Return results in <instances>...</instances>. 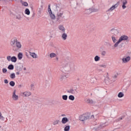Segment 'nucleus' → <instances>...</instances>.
<instances>
[{
  "mask_svg": "<svg viewBox=\"0 0 131 131\" xmlns=\"http://www.w3.org/2000/svg\"><path fill=\"white\" fill-rule=\"evenodd\" d=\"M61 68L63 73H71L75 70V65L73 62L64 61L61 64Z\"/></svg>",
  "mask_w": 131,
  "mask_h": 131,
  "instance_id": "1",
  "label": "nucleus"
},
{
  "mask_svg": "<svg viewBox=\"0 0 131 131\" xmlns=\"http://www.w3.org/2000/svg\"><path fill=\"white\" fill-rule=\"evenodd\" d=\"M10 45L13 48V51H14V52H17V51L22 48L21 43H20V41H18L16 37L11 39Z\"/></svg>",
  "mask_w": 131,
  "mask_h": 131,
  "instance_id": "2",
  "label": "nucleus"
},
{
  "mask_svg": "<svg viewBox=\"0 0 131 131\" xmlns=\"http://www.w3.org/2000/svg\"><path fill=\"white\" fill-rule=\"evenodd\" d=\"M127 39H128V37L126 35H122L121 36L118 41L117 42H116L114 45V48H117L118 47V45H119V43H120V42L123 40H127Z\"/></svg>",
  "mask_w": 131,
  "mask_h": 131,
  "instance_id": "3",
  "label": "nucleus"
},
{
  "mask_svg": "<svg viewBox=\"0 0 131 131\" xmlns=\"http://www.w3.org/2000/svg\"><path fill=\"white\" fill-rule=\"evenodd\" d=\"M90 117H91V114L90 113H87L86 114L80 115L79 117V120H80V121H84V120L89 119Z\"/></svg>",
  "mask_w": 131,
  "mask_h": 131,
  "instance_id": "4",
  "label": "nucleus"
},
{
  "mask_svg": "<svg viewBox=\"0 0 131 131\" xmlns=\"http://www.w3.org/2000/svg\"><path fill=\"white\" fill-rule=\"evenodd\" d=\"M118 6H119V2H117V3H116V4H115L114 5H113L107 11V12H112V11H113V10H115V9H116V8H117V7H118Z\"/></svg>",
  "mask_w": 131,
  "mask_h": 131,
  "instance_id": "5",
  "label": "nucleus"
},
{
  "mask_svg": "<svg viewBox=\"0 0 131 131\" xmlns=\"http://www.w3.org/2000/svg\"><path fill=\"white\" fill-rule=\"evenodd\" d=\"M62 16H63V12L57 13V16L56 18L57 21H58V22H61V21H62V19H63V17H62Z\"/></svg>",
  "mask_w": 131,
  "mask_h": 131,
  "instance_id": "6",
  "label": "nucleus"
},
{
  "mask_svg": "<svg viewBox=\"0 0 131 131\" xmlns=\"http://www.w3.org/2000/svg\"><path fill=\"white\" fill-rule=\"evenodd\" d=\"M110 32H111V33H112V34H114V35H117V34L119 33L118 30H117V29H116L115 28H113L110 30Z\"/></svg>",
  "mask_w": 131,
  "mask_h": 131,
  "instance_id": "7",
  "label": "nucleus"
},
{
  "mask_svg": "<svg viewBox=\"0 0 131 131\" xmlns=\"http://www.w3.org/2000/svg\"><path fill=\"white\" fill-rule=\"evenodd\" d=\"M18 95H16V90H14L13 93L12 99H13L14 101H17V100H18Z\"/></svg>",
  "mask_w": 131,
  "mask_h": 131,
  "instance_id": "8",
  "label": "nucleus"
},
{
  "mask_svg": "<svg viewBox=\"0 0 131 131\" xmlns=\"http://www.w3.org/2000/svg\"><path fill=\"white\" fill-rule=\"evenodd\" d=\"M122 60L123 63H127L130 60V57L127 56L126 58H123Z\"/></svg>",
  "mask_w": 131,
  "mask_h": 131,
  "instance_id": "9",
  "label": "nucleus"
},
{
  "mask_svg": "<svg viewBox=\"0 0 131 131\" xmlns=\"http://www.w3.org/2000/svg\"><path fill=\"white\" fill-rule=\"evenodd\" d=\"M69 75H61L60 77V81H63L64 79H66V78H68Z\"/></svg>",
  "mask_w": 131,
  "mask_h": 131,
  "instance_id": "10",
  "label": "nucleus"
},
{
  "mask_svg": "<svg viewBox=\"0 0 131 131\" xmlns=\"http://www.w3.org/2000/svg\"><path fill=\"white\" fill-rule=\"evenodd\" d=\"M31 92H25L23 93V97H29V96H31Z\"/></svg>",
  "mask_w": 131,
  "mask_h": 131,
  "instance_id": "11",
  "label": "nucleus"
},
{
  "mask_svg": "<svg viewBox=\"0 0 131 131\" xmlns=\"http://www.w3.org/2000/svg\"><path fill=\"white\" fill-rule=\"evenodd\" d=\"M58 29H59V30L62 31V33H64L65 30H66V29H65L64 26H63V25H60L58 26Z\"/></svg>",
  "mask_w": 131,
  "mask_h": 131,
  "instance_id": "12",
  "label": "nucleus"
},
{
  "mask_svg": "<svg viewBox=\"0 0 131 131\" xmlns=\"http://www.w3.org/2000/svg\"><path fill=\"white\" fill-rule=\"evenodd\" d=\"M107 123H105L103 124H101L99 125V126L97 127V129H101V128H103V127H105V126H106V125H108V124Z\"/></svg>",
  "mask_w": 131,
  "mask_h": 131,
  "instance_id": "13",
  "label": "nucleus"
},
{
  "mask_svg": "<svg viewBox=\"0 0 131 131\" xmlns=\"http://www.w3.org/2000/svg\"><path fill=\"white\" fill-rule=\"evenodd\" d=\"M68 121H69V120H68L67 117H63L61 120V122L63 123V124H65V123L68 122Z\"/></svg>",
  "mask_w": 131,
  "mask_h": 131,
  "instance_id": "14",
  "label": "nucleus"
},
{
  "mask_svg": "<svg viewBox=\"0 0 131 131\" xmlns=\"http://www.w3.org/2000/svg\"><path fill=\"white\" fill-rule=\"evenodd\" d=\"M122 4H123L122 6V9H123L124 10V9H125L126 8V6H125V5H126L127 4V1L123 0Z\"/></svg>",
  "mask_w": 131,
  "mask_h": 131,
  "instance_id": "15",
  "label": "nucleus"
},
{
  "mask_svg": "<svg viewBox=\"0 0 131 131\" xmlns=\"http://www.w3.org/2000/svg\"><path fill=\"white\" fill-rule=\"evenodd\" d=\"M117 76H118V74H116L114 76L112 77V82H114L116 81Z\"/></svg>",
  "mask_w": 131,
  "mask_h": 131,
  "instance_id": "16",
  "label": "nucleus"
},
{
  "mask_svg": "<svg viewBox=\"0 0 131 131\" xmlns=\"http://www.w3.org/2000/svg\"><path fill=\"white\" fill-rule=\"evenodd\" d=\"M75 92H77L76 90H73V89H70L67 91V93H69L70 94H75Z\"/></svg>",
  "mask_w": 131,
  "mask_h": 131,
  "instance_id": "17",
  "label": "nucleus"
},
{
  "mask_svg": "<svg viewBox=\"0 0 131 131\" xmlns=\"http://www.w3.org/2000/svg\"><path fill=\"white\" fill-rule=\"evenodd\" d=\"M124 117H125V116L124 115L119 117V118L115 120V122H119V121H120V120H122Z\"/></svg>",
  "mask_w": 131,
  "mask_h": 131,
  "instance_id": "18",
  "label": "nucleus"
},
{
  "mask_svg": "<svg viewBox=\"0 0 131 131\" xmlns=\"http://www.w3.org/2000/svg\"><path fill=\"white\" fill-rule=\"evenodd\" d=\"M61 38L63 40H66V39H67V34H66L65 32L63 33L61 35Z\"/></svg>",
  "mask_w": 131,
  "mask_h": 131,
  "instance_id": "19",
  "label": "nucleus"
},
{
  "mask_svg": "<svg viewBox=\"0 0 131 131\" xmlns=\"http://www.w3.org/2000/svg\"><path fill=\"white\" fill-rule=\"evenodd\" d=\"M17 58L18 60H22V58H23V53L19 52L17 55Z\"/></svg>",
  "mask_w": 131,
  "mask_h": 131,
  "instance_id": "20",
  "label": "nucleus"
},
{
  "mask_svg": "<svg viewBox=\"0 0 131 131\" xmlns=\"http://www.w3.org/2000/svg\"><path fill=\"white\" fill-rule=\"evenodd\" d=\"M11 62H13L14 63H16L17 62V57L16 56H12L11 58Z\"/></svg>",
  "mask_w": 131,
  "mask_h": 131,
  "instance_id": "21",
  "label": "nucleus"
},
{
  "mask_svg": "<svg viewBox=\"0 0 131 131\" xmlns=\"http://www.w3.org/2000/svg\"><path fill=\"white\" fill-rule=\"evenodd\" d=\"M49 14L51 19H53V20H55V19H56V16L55 15V14H53V12L50 13Z\"/></svg>",
  "mask_w": 131,
  "mask_h": 131,
  "instance_id": "22",
  "label": "nucleus"
},
{
  "mask_svg": "<svg viewBox=\"0 0 131 131\" xmlns=\"http://www.w3.org/2000/svg\"><path fill=\"white\" fill-rule=\"evenodd\" d=\"M100 56L96 55L95 57H94V60L95 61V62H98V61H100Z\"/></svg>",
  "mask_w": 131,
  "mask_h": 131,
  "instance_id": "23",
  "label": "nucleus"
},
{
  "mask_svg": "<svg viewBox=\"0 0 131 131\" xmlns=\"http://www.w3.org/2000/svg\"><path fill=\"white\" fill-rule=\"evenodd\" d=\"M86 103H88V104H94V100L89 99L87 100Z\"/></svg>",
  "mask_w": 131,
  "mask_h": 131,
  "instance_id": "24",
  "label": "nucleus"
},
{
  "mask_svg": "<svg viewBox=\"0 0 131 131\" xmlns=\"http://www.w3.org/2000/svg\"><path fill=\"white\" fill-rule=\"evenodd\" d=\"M25 13L26 15H30V11L29 10V9L26 8Z\"/></svg>",
  "mask_w": 131,
  "mask_h": 131,
  "instance_id": "25",
  "label": "nucleus"
},
{
  "mask_svg": "<svg viewBox=\"0 0 131 131\" xmlns=\"http://www.w3.org/2000/svg\"><path fill=\"white\" fill-rule=\"evenodd\" d=\"M56 10L57 11V12H58V11L59 12H60V11H61V8H60V5L56 4Z\"/></svg>",
  "mask_w": 131,
  "mask_h": 131,
  "instance_id": "26",
  "label": "nucleus"
},
{
  "mask_svg": "<svg viewBox=\"0 0 131 131\" xmlns=\"http://www.w3.org/2000/svg\"><path fill=\"white\" fill-rule=\"evenodd\" d=\"M124 96V94L122 92L119 93V94L118 95V98H122Z\"/></svg>",
  "mask_w": 131,
  "mask_h": 131,
  "instance_id": "27",
  "label": "nucleus"
},
{
  "mask_svg": "<svg viewBox=\"0 0 131 131\" xmlns=\"http://www.w3.org/2000/svg\"><path fill=\"white\" fill-rule=\"evenodd\" d=\"M69 100H71V101H74L75 97H74V96H73V95H70L69 96Z\"/></svg>",
  "mask_w": 131,
  "mask_h": 131,
  "instance_id": "28",
  "label": "nucleus"
},
{
  "mask_svg": "<svg viewBox=\"0 0 131 131\" xmlns=\"http://www.w3.org/2000/svg\"><path fill=\"white\" fill-rule=\"evenodd\" d=\"M31 57H32V58H37V55H36V54H35V53H31Z\"/></svg>",
  "mask_w": 131,
  "mask_h": 131,
  "instance_id": "29",
  "label": "nucleus"
},
{
  "mask_svg": "<svg viewBox=\"0 0 131 131\" xmlns=\"http://www.w3.org/2000/svg\"><path fill=\"white\" fill-rule=\"evenodd\" d=\"M8 69H9V70H13V69H14V65L10 64L8 67Z\"/></svg>",
  "mask_w": 131,
  "mask_h": 131,
  "instance_id": "30",
  "label": "nucleus"
},
{
  "mask_svg": "<svg viewBox=\"0 0 131 131\" xmlns=\"http://www.w3.org/2000/svg\"><path fill=\"white\" fill-rule=\"evenodd\" d=\"M0 120L2 121H5V117L3 116V115L2 114V113L0 112Z\"/></svg>",
  "mask_w": 131,
  "mask_h": 131,
  "instance_id": "31",
  "label": "nucleus"
},
{
  "mask_svg": "<svg viewBox=\"0 0 131 131\" xmlns=\"http://www.w3.org/2000/svg\"><path fill=\"white\" fill-rule=\"evenodd\" d=\"M70 129V126L67 125V126H66V127H64V131H69Z\"/></svg>",
  "mask_w": 131,
  "mask_h": 131,
  "instance_id": "32",
  "label": "nucleus"
},
{
  "mask_svg": "<svg viewBox=\"0 0 131 131\" xmlns=\"http://www.w3.org/2000/svg\"><path fill=\"white\" fill-rule=\"evenodd\" d=\"M112 39L114 43L117 41V40L116 39V38H115V36H112Z\"/></svg>",
  "mask_w": 131,
  "mask_h": 131,
  "instance_id": "33",
  "label": "nucleus"
},
{
  "mask_svg": "<svg viewBox=\"0 0 131 131\" xmlns=\"http://www.w3.org/2000/svg\"><path fill=\"white\" fill-rule=\"evenodd\" d=\"M56 56H57V55H56V54L54 53H52L50 54V58H55Z\"/></svg>",
  "mask_w": 131,
  "mask_h": 131,
  "instance_id": "34",
  "label": "nucleus"
},
{
  "mask_svg": "<svg viewBox=\"0 0 131 131\" xmlns=\"http://www.w3.org/2000/svg\"><path fill=\"white\" fill-rule=\"evenodd\" d=\"M91 11H92V13H95L96 12H98V11H99V9H98L97 8H92Z\"/></svg>",
  "mask_w": 131,
  "mask_h": 131,
  "instance_id": "35",
  "label": "nucleus"
},
{
  "mask_svg": "<svg viewBox=\"0 0 131 131\" xmlns=\"http://www.w3.org/2000/svg\"><path fill=\"white\" fill-rule=\"evenodd\" d=\"M16 78V75H15V73H12L10 75V78L12 79H14V78Z\"/></svg>",
  "mask_w": 131,
  "mask_h": 131,
  "instance_id": "36",
  "label": "nucleus"
},
{
  "mask_svg": "<svg viewBox=\"0 0 131 131\" xmlns=\"http://www.w3.org/2000/svg\"><path fill=\"white\" fill-rule=\"evenodd\" d=\"M9 84L11 86H15V82L14 81H11Z\"/></svg>",
  "mask_w": 131,
  "mask_h": 131,
  "instance_id": "37",
  "label": "nucleus"
},
{
  "mask_svg": "<svg viewBox=\"0 0 131 131\" xmlns=\"http://www.w3.org/2000/svg\"><path fill=\"white\" fill-rule=\"evenodd\" d=\"M48 12L49 14L53 13L52 12V10L51 9V5H48Z\"/></svg>",
  "mask_w": 131,
  "mask_h": 131,
  "instance_id": "38",
  "label": "nucleus"
},
{
  "mask_svg": "<svg viewBox=\"0 0 131 131\" xmlns=\"http://www.w3.org/2000/svg\"><path fill=\"white\" fill-rule=\"evenodd\" d=\"M86 13L87 14H91V13H92V9H87L86 10Z\"/></svg>",
  "mask_w": 131,
  "mask_h": 131,
  "instance_id": "39",
  "label": "nucleus"
},
{
  "mask_svg": "<svg viewBox=\"0 0 131 131\" xmlns=\"http://www.w3.org/2000/svg\"><path fill=\"white\" fill-rule=\"evenodd\" d=\"M16 19H17L18 20H21V19H22L21 15L18 14L17 15H16Z\"/></svg>",
  "mask_w": 131,
  "mask_h": 131,
  "instance_id": "40",
  "label": "nucleus"
},
{
  "mask_svg": "<svg viewBox=\"0 0 131 131\" xmlns=\"http://www.w3.org/2000/svg\"><path fill=\"white\" fill-rule=\"evenodd\" d=\"M62 99L64 101H67V99H68V96H67V95H63L62 96Z\"/></svg>",
  "mask_w": 131,
  "mask_h": 131,
  "instance_id": "41",
  "label": "nucleus"
},
{
  "mask_svg": "<svg viewBox=\"0 0 131 131\" xmlns=\"http://www.w3.org/2000/svg\"><path fill=\"white\" fill-rule=\"evenodd\" d=\"M21 4L23 6H24L25 7H27L28 6V3H27V2H21Z\"/></svg>",
  "mask_w": 131,
  "mask_h": 131,
  "instance_id": "42",
  "label": "nucleus"
},
{
  "mask_svg": "<svg viewBox=\"0 0 131 131\" xmlns=\"http://www.w3.org/2000/svg\"><path fill=\"white\" fill-rule=\"evenodd\" d=\"M34 90V83H32L31 84V91H33Z\"/></svg>",
  "mask_w": 131,
  "mask_h": 131,
  "instance_id": "43",
  "label": "nucleus"
},
{
  "mask_svg": "<svg viewBox=\"0 0 131 131\" xmlns=\"http://www.w3.org/2000/svg\"><path fill=\"white\" fill-rule=\"evenodd\" d=\"M99 67H101L102 68H106V67H107V66L106 64H100L99 65Z\"/></svg>",
  "mask_w": 131,
  "mask_h": 131,
  "instance_id": "44",
  "label": "nucleus"
},
{
  "mask_svg": "<svg viewBox=\"0 0 131 131\" xmlns=\"http://www.w3.org/2000/svg\"><path fill=\"white\" fill-rule=\"evenodd\" d=\"M58 123H59V120H56L54 121L53 122V125H56V124H58Z\"/></svg>",
  "mask_w": 131,
  "mask_h": 131,
  "instance_id": "45",
  "label": "nucleus"
},
{
  "mask_svg": "<svg viewBox=\"0 0 131 131\" xmlns=\"http://www.w3.org/2000/svg\"><path fill=\"white\" fill-rule=\"evenodd\" d=\"M34 102H36V103H39V100H38V98H34Z\"/></svg>",
  "mask_w": 131,
  "mask_h": 131,
  "instance_id": "46",
  "label": "nucleus"
},
{
  "mask_svg": "<svg viewBox=\"0 0 131 131\" xmlns=\"http://www.w3.org/2000/svg\"><path fill=\"white\" fill-rule=\"evenodd\" d=\"M11 58L12 57H11V56H8L7 57V59L8 61H9V62H10V61H11Z\"/></svg>",
  "mask_w": 131,
  "mask_h": 131,
  "instance_id": "47",
  "label": "nucleus"
},
{
  "mask_svg": "<svg viewBox=\"0 0 131 131\" xmlns=\"http://www.w3.org/2000/svg\"><path fill=\"white\" fill-rule=\"evenodd\" d=\"M2 71L4 73H6V72H7V71H7V69L4 68V69H3Z\"/></svg>",
  "mask_w": 131,
  "mask_h": 131,
  "instance_id": "48",
  "label": "nucleus"
},
{
  "mask_svg": "<svg viewBox=\"0 0 131 131\" xmlns=\"http://www.w3.org/2000/svg\"><path fill=\"white\" fill-rule=\"evenodd\" d=\"M102 56H105L106 55V51H102L101 53Z\"/></svg>",
  "mask_w": 131,
  "mask_h": 131,
  "instance_id": "49",
  "label": "nucleus"
},
{
  "mask_svg": "<svg viewBox=\"0 0 131 131\" xmlns=\"http://www.w3.org/2000/svg\"><path fill=\"white\" fill-rule=\"evenodd\" d=\"M4 82L5 83H9V81H8V80L7 79H5L4 80Z\"/></svg>",
  "mask_w": 131,
  "mask_h": 131,
  "instance_id": "50",
  "label": "nucleus"
},
{
  "mask_svg": "<svg viewBox=\"0 0 131 131\" xmlns=\"http://www.w3.org/2000/svg\"><path fill=\"white\" fill-rule=\"evenodd\" d=\"M38 13L39 14H41V9H39V10L38 11Z\"/></svg>",
  "mask_w": 131,
  "mask_h": 131,
  "instance_id": "51",
  "label": "nucleus"
},
{
  "mask_svg": "<svg viewBox=\"0 0 131 131\" xmlns=\"http://www.w3.org/2000/svg\"><path fill=\"white\" fill-rule=\"evenodd\" d=\"M94 115H91H91H90V118H94Z\"/></svg>",
  "mask_w": 131,
  "mask_h": 131,
  "instance_id": "52",
  "label": "nucleus"
},
{
  "mask_svg": "<svg viewBox=\"0 0 131 131\" xmlns=\"http://www.w3.org/2000/svg\"><path fill=\"white\" fill-rule=\"evenodd\" d=\"M16 74L17 75H19V74H20V72H17L16 73Z\"/></svg>",
  "mask_w": 131,
  "mask_h": 131,
  "instance_id": "53",
  "label": "nucleus"
},
{
  "mask_svg": "<svg viewBox=\"0 0 131 131\" xmlns=\"http://www.w3.org/2000/svg\"><path fill=\"white\" fill-rule=\"evenodd\" d=\"M107 74V76H106V78H107V79H109V76H108V73H106Z\"/></svg>",
  "mask_w": 131,
  "mask_h": 131,
  "instance_id": "54",
  "label": "nucleus"
},
{
  "mask_svg": "<svg viewBox=\"0 0 131 131\" xmlns=\"http://www.w3.org/2000/svg\"><path fill=\"white\" fill-rule=\"evenodd\" d=\"M18 67H17V70H19V71H21V69H18Z\"/></svg>",
  "mask_w": 131,
  "mask_h": 131,
  "instance_id": "55",
  "label": "nucleus"
},
{
  "mask_svg": "<svg viewBox=\"0 0 131 131\" xmlns=\"http://www.w3.org/2000/svg\"><path fill=\"white\" fill-rule=\"evenodd\" d=\"M122 48V45H120L119 46V48L120 49V48Z\"/></svg>",
  "mask_w": 131,
  "mask_h": 131,
  "instance_id": "56",
  "label": "nucleus"
},
{
  "mask_svg": "<svg viewBox=\"0 0 131 131\" xmlns=\"http://www.w3.org/2000/svg\"><path fill=\"white\" fill-rule=\"evenodd\" d=\"M61 116H63V117L66 116V115H65V114H62V115H61Z\"/></svg>",
  "mask_w": 131,
  "mask_h": 131,
  "instance_id": "57",
  "label": "nucleus"
},
{
  "mask_svg": "<svg viewBox=\"0 0 131 131\" xmlns=\"http://www.w3.org/2000/svg\"><path fill=\"white\" fill-rule=\"evenodd\" d=\"M24 70L25 71H26V68H24Z\"/></svg>",
  "mask_w": 131,
  "mask_h": 131,
  "instance_id": "58",
  "label": "nucleus"
},
{
  "mask_svg": "<svg viewBox=\"0 0 131 131\" xmlns=\"http://www.w3.org/2000/svg\"><path fill=\"white\" fill-rule=\"evenodd\" d=\"M56 59L58 61V60H59V58L58 57H56Z\"/></svg>",
  "mask_w": 131,
  "mask_h": 131,
  "instance_id": "59",
  "label": "nucleus"
},
{
  "mask_svg": "<svg viewBox=\"0 0 131 131\" xmlns=\"http://www.w3.org/2000/svg\"><path fill=\"white\" fill-rule=\"evenodd\" d=\"M96 80H97V79H96V78H94V81H96Z\"/></svg>",
  "mask_w": 131,
  "mask_h": 131,
  "instance_id": "60",
  "label": "nucleus"
},
{
  "mask_svg": "<svg viewBox=\"0 0 131 131\" xmlns=\"http://www.w3.org/2000/svg\"><path fill=\"white\" fill-rule=\"evenodd\" d=\"M93 130H95V129H96V128H93Z\"/></svg>",
  "mask_w": 131,
  "mask_h": 131,
  "instance_id": "61",
  "label": "nucleus"
},
{
  "mask_svg": "<svg viewBox=\"0 0 131 131\" xmlns=\"http://www.w3.org/2000/svg\"><path fill=\"white\" fill-rule=\"evenodd\" d=\"M19 88H21V85H19Z\"/></svg>",
  "mask_w": 131,
  "mask_h": 131,
  "instance_id": "62",
  "label": "nucleus"
},
{
  "mask_svg": "<svg viewBox=\"0 0 131 131\" xmlns=\"http://www.w3.org/2000/svg\"><path fill=\"white\" fill-rule=\"evenodd\" d=\"M94 28H92V30H94Z\"/></svg>",
  "mask_w": 131,
  "mask_h": 131,
  "instance_id": "63",
  "label": "nucleus"
},
{
  "mask_svg": "<svg viewBox=\"0 0 131 131\" xmlns=\"http://www.w3.org/2000/svg\"><path fill=\"white\" fill-rule=\"evenodd\" d=\"M6 1V0H0V2H1V1Z\"/></svg>",
  "mask_w": 131,
  "mask_h": 131,
  "instance_id": "64",
  "label": "nucleus"
}]
</instances>
